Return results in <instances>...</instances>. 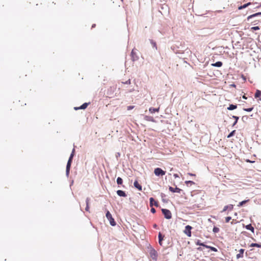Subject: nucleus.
I'll use <instances>...</instances> for the list:
<instances>
[{
	"label": "nucleus",
	"mask_w": 261,
	"mask_h": 261,
	"mask_svg": "<svg viewBox=\"0 0 261 261\" xmlns=\"http://www.w3.org/2000/svg\"><path fill=\"white\" fill-rule=\"evenodd\" d=\"M130 80H129L128 81H127L126 82V84H130Z\"/></svg>",
	"instance_id": "47"
},
{
	"label": "nucleus",
	"mask_w": 261,
	"mask_h": 261,
	"mask_svg": "<svg viewBox=\"0 0 261 261\" xmlns=\"http://www.w3.org/2000/svg\"><path fill=\"white\" fill-rule=\"evenodd\" d=\"M173 176H174L175 178H177V177H179V176H178V174H176V173L173 174Z\"/></svg>",
	"instance_id": "43"
},
{
	"label": "nucleus",
	"mask_w": 261,
	"mask_h": 261,
	"mask_svg": "<svg viewBox=\"0 0 261 261\" xmlns=\"http://www.w3.org/2000/svg\"><path fill=\"white\" fill-rule=\"evenodd\" d=\"M149 253L150 257L155 261H156L158 258V253L156 250L152 247H148Z\"/></svg>",
	"instance_id": "2"
},
{
	"label": "nucleus",
	"mask_w": 261,
	"mask_h": 261,
	"mask_svg": "<svg viewBox=\"0 0 261 261\" xmlns=\"http://www.w3.org/2000/svg\"><path fill=\"white\" fill-rule=\"evenodd\" d=\"M243 98L245 99H247V97L245 95L243 96Z\"/></svg>",
	"instance_id": "48"
},
{
	"label": "nucleus",
	"mask_w": 261,
	"mask_h": 261,
	"mask_svg": "<svg viewBox=\"0 0 261 261\" xmlns=\"http://www.w3.org/2000/svg\"><path fill=\"white\" fill-rule=\"evenodd\" d=\"M89 201H90V198L89 197H87L86 199V205H87V204L89 205Z\"/></svg>",
	"instance_id": "38"
},
{
	"label": "nucleus",
	"mask_w": 261,
	"mask_h": 261,
	"mask_svg": "<svg viewBox=\"0 0 261 261\" xmlns=\"http://www.w3.org/2000/svg\"><path fill=\"white\" fill-rule=\"evenodd\" d=\"M252 110V108H249L247 109H245V110L247 112H250Z\"/></svg>",
	"instance_id": "41"
},
{
	"label": "nucleus",
	"mask_w": 261,
	"mask_h": 261,
	"mask_svg": "<svg viewBox=\"0 0 261 261\" xmlns=\"http://www.w3.org/2000/svg\"><path fill=\"white\" fill-rule=\"evenodd\" d=\"M134 187L139 191L142 190V186L139 184L137 180L135 181L134 183Z\"/></svg>",
	"instance_id": "14"
},
{
	"label": "nucleus",
	"mask_w": 261,
	"mask_h": 261,
	"mask_svg": "<svg viewBox=\"0 0 261 261\" xmlns=\"http://www.w3.org/2000/svg\"><path fill=\"white\" fill-rule=\"evenodd\" d=\"M158 110H159V109H152V108H150L149 109V111L151 113H155L156 112H158Z\"/></svg>",
	"instance_id": "34"
},
{
	"label": "nucleus",
	"mask_w": 261,
	"mask_h": 261,
	"mask_svg": "<svg viewBox=\"0 0 261 261\" xmlns=\"http://www.w3.org/2000/svg\"><path fill=\"white\" fill-rule=\"evenodd\" d=\"M116 181L118 185H121L123 182V180L121 177H118L117 178Z\"/></svg>",
	"instance_id": "31"
},
{
	"label": "nucleus",
	"mask_w": 261,
	"mask_h": 261,
	"mask_svg": "<svg viewBox=\"0 0 261 261\" xmlns=\"http://www.w3.org/2000/svg\"><path fill=\"white\" fill-rule=\"evenodd\" d=\"M232 118L235 119L234 122L232 124V126H234L237 123L238 120L239 119V117L236 116V115H232Z\"/></svg>",
	"instance_id": "24"
},
{
	"label": "nucleus",
	"mask_w": 261,
	"mask_h": 261,
	"mask_svg": "<svg viewBox=\"0 0 261 261\" xmlns=\"http://www.w3.org/2000/svg\"><path fill=\"white\" fill-rule=\"evenodd\" d=\"M260 6H261V3H260Z\"/></svg>",
	"instance_id": "53"
},
{
	"label": "nucleus",
	"mask_w": 261,
	"mask_h": 261,
	"mask_svg": "<svg viewBox=\"0 0 261 261\" xmlns=\"http://www.w3.org/2000/svg\"><path fill=\"white\" fill-rule=\"evenodd\" d=\"M144 119L147 121L155 122V121L153 119V118L150 115H145Z\"/></svg>",
	"instance_id": "15"
},
{
	"label": "nucleus",
	"mask_w": 261,
	"mask_h": 261,
	"mask_svg": "<svg viewBox=\"0 0 261 261\" xmlns=\"http://www.w3.org/2000/svg\"><path fill=\"white\" fill-rule=\"evenodd\" d=\"M120 156V153L119 152H118L117 153L116 155V157L117 158H118V157H119Z\"/></svg>",
	"instance_id": "42"
},
{
	"label": "nucleus",
	"mask_w": 261,
	"mask_h": 261,
	"mask_svg": "<svg viewBox=\"0 0 261 261\" xmlns=\"http://www.w3.org/2000/svg\"><path fill=\"white\" fill-rule=\"evenodd\" d=\"M247 162H250V163H253V162L251 161H250V160H247Z\"/></svg>",
	"instance_id": "49"
},
{
	"label": "nucleus",
	"mask_w": 261,
	"mask_h": 261,
	"mask_svg": "<svg viewBox=\"0 0 261 261\" xmlns=\"http://www.w3.org/2000/svg\"><path fill=\"white\" fill-rule=\"evenodd\" d=\"M89 103H84V104H83L81 107H74V109L75 110H80V109H85L87 106L89 105Z\"/></svg>",
	"instance_id": "10"
},
{
	"label": "nucleus",
	"mask_w": 261,
	"mask_h": 261,
	"mask_svg": "<svg viewBox=\"0 0 261 261\" xmlns=\"http://www.w3.org/2000/svg\"><path fill=\"white\" fill-rule=\"evenodd\" d=\"M254 97L255 98H259L258 100L261 101V91L256 90L254 94Z\"/></svg>",
	"instance_id": "12"
},
{
	"label": "nucleus",
	"mask_w": 261,
	"mask_h": 261,
	"mask_svg": "<svg viewBox=\"0 0 261 261\" xmlns=\"http://www.w3.org/2000/svg\"><path fill=\"white\" fill-rule=\"evenodd\" d=\"M251 5V3H248L247 4H244L243 6H240L238 9L239 10H242L243 9L246 8L247 7Z\"/></svg>",
	"instance_id": "23"
},
{
	"label": "nucleus",
	"mask_w": 261,
	"mask_h": 261,
	"mask_svg": "<svg viewBox=\"0 0 261 261\" xmlns=\"http://www.w3.org/2000/svg\"><path fill=\"white\" fill-rule=\"evenodd\" d=\"M250 247H256L258 248L261 247V244L258 243H252L250 245Z\"/></svg>",
	"instance_id": "26"
},
{
	"label": "nucleus",
	"mask_w": 261,
	"mask_h": 261,
	"mask_svg": "<svg viewBox=\"0 0 261 261\" xmlns=\"http://www.w3.org/2000/svg\"><path fill=\"white\" fill-rule=\"evenodd\" d=\"M197 250H199V251H202L203 249L201 247H199L198 248H197Z\"/></svg>",
	"instance_id": "45"
},
{
	"label": "nucleus",
	"mask_w": 261,
	"mask_h": 261,
	"mask_svg": "<svg viewBox=\"0 0 261 261\" xmlns=\"http://www.w3.org/2000/svg\"><path fill=\"white\" fill-rule=\"evenodd\" d=\"M85 210L87 211V212H89V205H86V207L85 208Z\"/></svg>",
	"instance_id": "40"
},
{
	"label": "nucleus",
	"mask_w": 261,
	"mask_h": 261,
	"mask_svg": "<svg viewBox=\"0 0 261 261\" xmlns=\"http://www.w3.org/2000/svg\"><path fill=\"white\" fill-rule=\"evenodd\" d=\"M246 228L247 229V230H251L252 232H254V228L251 225V224H248L247 225H246L245 226Z\"/></svg>",
	"instance_id": "18"
},
{
	"label": "nucleus",
	"mask_w": 261,
	"mask_h": 261,
	"mask_svg": "<svg viewBox=\"0 0 261 261\" xmlns=\"http://www.w3.org/2000/svg\"><path fill=\"white\" fill-rule=\"evenodd\" d=\"M244 252V249H240L239 250V253L237 254L236 255V258L237 259H239L240 258L243 257V254Z\"/></svg>",
	"instance_id": "11"
},
{
	"label": "nucleus",
	"mask_w": 261,
	"mask_h": 261,
	"mask_svg": "<svg viewBox=\"0 0 261 261\" xmlns=\"http://www.w3.org/2000/svg\"><path fill=\"white\" fill-rule=\"evenodd\" d=\"M150 211L151 213H155V210L154 208L153 207H151V210H150Z\"/></svg>",
	"instance_id": "39"
},
{
	"label": "nucleus",
	"mask_w": 261,
	"mask_h": 261,
	"mask_svg": "<svg viewBox=\"0 0 261 261\" xmlns=\"http://www.w3.org/2000/svg\"><path fill=\"white\" fill-rule=\"evenodd\" d=\"M213 231L214 233H217L219 231V228L217 227H214V228L213 229Z\"/></svg>",
	"instance_id": "35"
},
{
	"label": "nucleus",
	"mask_w": 261,
	"mask_h": 261,
	"mask_svg": "<svg viewBox=\"0 0 261 261\" xmlns=\"http://www.w3.org/2000/svg\"><path fill=\"white\" fill-rule=\"evenodd\" d=\"M169 190L170 191H171V192H173V193H180L181 190L177 187H176L175 188L172 187H169Z\"/></svg>",
	"instance_id": "7"
},
{
	"label": "nucleus",
	"mask_w": 261,
	"mask_h": 261,
	"mask_svg": "<svg viewBox=\"0 0 261 261\" xmlns=\"http://www.w3.org/2000/svg\"><path fill=\"white\" fill-rule=\"evenodd\" d=\"M188 174L191 176H195V174L191 173H189Z\"/></svg>",
	"instance_id": "46"
},
{
	"label": "nucleus",
	"mask_w": 261,
	"mask_h": 261,
	"mask_svg": "<svg viewBox=\"0 0 261 261\" xmlns=\"http://www.w3.org/2000/svg\"><path fill=\"white\" fill-rule=\"evenodd\" d=\"M251 5V3H248L247 4H244L243 6H240L238 9L239 10H242L243 9L246 8L247 7Z\"/></svg>",
	"instance_id": "22"
},
{
	"label": "nucleus",
	"mask_w": 261,
	"mask_h": 261,
	"mask_svg": "<svg viewBox=\"0 0 261 261\" xmlns=\"http://www.w3.org/2000/svg\"><path fill=\"white\" fill-rule=\"evenodd\" d=\"M196 244L197 245L201 246L204 247H205V246H206V245H205L204 243H201L200 240H197V241L196 242Z\"/></svg>",
	"instance_id": "27"
},
{
	"label": "nucleus",
	"mask_w": 261,
	"mask_h": 261,
	"mask_svg": "<svg viewBox=\"0 0 261 261\" xmlns=\"http://www.w3.org/2000/svg\"><path fill=\"white\" fill-rule=\"evenodd\" d=\"M237 106L236 105H230L229 107L227 108V109L229 110H232L234 109H236L237 108Z\"/></svg>",
	"instance_id": "30"
},
{
	"label": "nucleus",
	"mask_w": 261,
	"mask_h": 261,
	"mask_svg": "<svg viewBox=\"0 0 261 261\" xmlns=\"http://www.w3.org/2000/svg\"><path fill=\"white\" fill-rule=\"evenodd\" d=\"M106 216L107 218L109 220L110 224L111 226H114L116 225V223L109 211L107 212Z\"/></svg>",
	"instance_id": "3"
},
{
	"label": "nucleus",
	"mask_w": 261,
	"mask_h": 261,
	"mask_svg": "<svg viewBox=\"0 0 261 261\" xmlns=\"http://www.w3.org/2000/svg\"><path fill=\"white\" fill-rule=\"evenodd\" d=\"M260 15H261V12H258V13H256L253 14L252 15H251L247 17V19L249 20L250 18H251L252 17H255V16H257Z\"/></svg>",
	"instance_id": "20"
},
{
	"label": "nucleus",
	"mask_w": 261,
	"mask_h": 261,
	"mask_svg": "<svg viewBox=\"0 0 261 261\" xmlns=\"http://www.w3.org/2000/svg\"><path fill=\"white\" fill-rule=\"evenodd\" d=\"M161 196L163 202H165V203H167L168 200L167 199H165V197L166 196V195L164 193H161Z\"/></svg>",
	"instance_id": "21"
},
{
	"label": "nucleus",
	"mask_w": 261,
	"mask_h": 261,
	"mask_svg": "<svg viewBox=\"0 0 261 261\" xmlns=\"http://www.w3.org/2000/svg\"><path fill=\"white\" fill-rule=\"evenodd\" d=\"M205 248L210 249L212 251L214 252L218 251V250L216 248L210 246L206 245L205 246Z\"/></svg>",
	"instance_id": "25"
},
{
	"label": "nucleus",
	"mask_w": 261,
	"mask_h": 261,
	"mask_svg": "<svg viewBox=\"0 0 261 261\" xmlns=\"http://www.w3.org/2000/svg\"><path fill=\"white\" fill-rule=\"evenodd\" d=\"M185 183L187 185H190L191 186L195 184V182L191 180H187L185 181Z\"/></svg>",
	"instance_id": "33"
},
{
	"label": "nucleus",
	"mask_w": 261,
	"mask_h": 261,
	"mask_svg": "<svg viewBox=\"0 0 261 261\" xmlns=\"http://www.w3.org/2000/svg\"><path fill=\"white\" fill-rule=\"evenodd\" d=\"M149 203H150V206L151 207H152L153 205H155L156 206H158V202L155 201L153 197H150L149 198Z\"/></svg>",
	"instance_id": "9"
},
{
	"label": "nucleus",
	"mask_w": 261,
	"mask_h": 261,
	"mask_svg": "<svg viewBox=\"0 0 261 261\" xmlns=\"http://www.w3.org/2000/svg\"><path fill=\"white\" fill-rule=\"evenodd\" d=\"M150 42L151 44L153 47L155 48V49H157V45L155 43L153 40H150Z\"/></svg>",
	"instance_id": "29"
},
{
	"label": "nucleus",
	"mask_w": 261,
	"mask_h": 261,
	"mask_svg": "<svg viewBox=\"0 0 261 261\" xmlns=\"http://www.w3.org/2000/svg\"><path fill=\"white\" fill-rule=\"evenodd\" d=\"M154 173L157 176H163L165 174V172L160 168H156L154 169Z\"/></svg>",
	"instance_id": "5"
},
{
	"label": "nucleus",
	"mask_w": 261,
	"mask_h": 261,
	"mask_svg": "<svg viewBox=\"0 0 261 261\" xmlns=\"http://www.w3.org/2000/svg\"><path fill=\"white\" fill-rule=\"evenodd\" d=\"M236 133V130H233L232 131H231L229 134V135L227 136V138H229L232 136H233L234 135V134Z\"/></svg>",
	"instance_id": "32"
},
{
	"label": "nucleus",
	"mask_w": 261,
	"mask_h": 261,
	"mask_svg": "<svg viewBox=\"0 0 261 261\" xmlns=\"http://www.w3.org/2000/svg\"><path fill=\"white\" fill-rule=\"evenodd\" d=\"M123 0H121V1H122Z\"/></svg>",
	"instance_id": "54"
},
{
	"label": "nucleus",
	"mask_w": 261,
	"mask_h": 261,
	"mask_svg": "<svg viewBox=\"0 0 261 261\" xmlns=\"http://www.w3.org/2000/svg\"><path fill=\"white\" fill-rule=\"evenodd\" d=\"M249 200V199L245 200H243V201L239 202L238 205V206L240 207V206H243L244 204L247 203Z\"/></svg>",
	"instance_id": "28"
},
{
	"label": "nucleus",
	"mask_w": 261,
	"mask_h": 261,
	"mask_svg": "<svg viewBox=\"0 0 261 261\" xmlns=\"http://www.w3.org/2000/svg\"><path fill=\"white\" fill-rule=\"evenodd\" d=\"M231 219V217H227L225 218V222L226 223L228 222Z\"/></svg>",
	"instance_id": "36"
},
{
	"label": "nucleus",
	"mask_w": 261,
	"mask_h": 261,
	"mask_svg": "<svg viewBox=\"0 0 261 261\" xmlns=\"http://www.w3.org/2000/svg\"><path fill=\"white\" fill-rule=\"evenodd\" d=\"M164 236H163L161 232H159L158 235L159 243L160 245H162V241L164 239Z\"/></svg>",
	"instance_id": "17"
},
{
	"label": "nucleus",
	"mask_w": 261,
	"mask_h": 261,
	"mask_svg": "<svg viewBox=\"0 0 261 261\" xmlns=\"http://www.w3.org/2000/svg\"><path fill=\"white\" fill-rule=\"evenodd\" d=\"M156 226H156V224H154V225H153V227L156 228Z\"/></svg>",
	"instance_id": "50"
},
{
	"label": "nucleus",
	"mask_w": 261,
	"mask_h": 261,
	"mask_svg": "<svg viewBox=\"0 0 261 261\" xmlns=\"http://www.w3.org/2000/svg\"><path fill=\"white\" fill-rule=\"evenodd\" d=\"M232 87H236V85H233Z\"/></svg>",
	"instance_id": "52"
},
{
	"label": "nucleus",
	"mask_w": 261,
	"mask_h": 261,
	"mask_svg": "<svg viewBox=\"0 0 261 261\" xmlns=\"http://www.w3.org/2000/svg\"><path fill=\"white\" fill-rule=\"evenodd\" d=\"M95 27V24H94L92 25V28H94Z\"/></svg>",
	"instance_id": "51"
},
{
	"label": "nucleus",
	"mask_w": 261,
	"mask_h": 261,
	"mask_svg": "<svg viewBox=\"0 0 261 261\" xmlns=\"http://www.w3.org/2000/svg\"><path fill=\"white\" fill-rule=\"evenodd\" d=\"M117 194L120 197H125L126 196V193H125L124 191H123L122 190H117Z\"/></svg>",
	"instance_id": "13"
},
{
	"label": "nucleus",
	"mask_w": 261,
	"mask_h": 261,
	"mask_svg": "<svg viewBox=\"0 0 261 261\" xmlns=\"http://www.w3.org/2000/svg\"><path fill=\"white\" fill-rule=\"evenodd\" d=\"M162 212L165 218L167 219H170L171 218L172 214L171 212L169 210L166 208H162Z\"/></svg>",
	"instance_id": "4"
},
{
	"label": "nucleus",
	"mask_w": 261,
	"mask_h": 261,
	"mask_svg": "<svg viewBox=\"0 0 261 261\" xmlns=\"http://www.w3.org/2000/svg\"><path fill=\"white\" fill-rule=\"evenodd\" d=\"M134 108V106H129L127 107V110L132 109Z\"/></svg>",
	"instance_id": "44"
},
{
	"label": "nucleus",
	"mask_w": 261,
	"mask_h": 261,
	"mask_svg": "<svg viewBox=\"0 0 261 261\" xmlns=\"http://www.w3.org/2000/svg\"><path fill=\"white\" fill-rule=\"evenodd\" d=\"M74 149H73L72 151V152L70 154V156L69 158V159L68 160V162H67V165H66V176L67 177L69 176V174L70 169V167H71V163H72V159H73V157L74 156Z\"/></svg>",
	"instance_id": "1"
},
{
	"label": "nucleus",
	"mask_w": 261,
	"mask_h": 261,
	"mask_svg": "<svg viewBox=\"0 0 261 261\" xmlns=\"http://www.w3.org/2000/svg\"><path fill=\"white\" fill-rule=\"evenodd\" d=\"M233 208V205L232 204H229L228 205H226L224 207L223 210L221 211L222 213L225 212L227 210L231 211Z\"/></svg>",
	"instance_id": "8"
},
{
	"label": "nucleus",
	"mask_w": 261,
	"mask_h": 261,
	"mask_svg": "<svg viewBox=\"0 0 261 261\" xmlns=\"http://www.w3.org/2000/svg\"><path fill=\"white\" fill-rule=\"evenodd\" d=\"M192 227L190 225H187L185 227V229L184 231V233L187 235L188 237L191 236V229Z\"/></svg>",
	"instance_id": "6"
},
{
	"label": "nucleus",
	"mask_w": 261,
	"mask_h": 261,
	"mask_svg": "<svg viewBox=\"0 0 261 261\" xmlns=\"http://www.w3.org/2000/svg\"><path fill=\"white\" fill-rule=\"evenodd\" d=\"M131 55L133 61L136 60L138 59V57L134 49L132 50L131 52Z\"/></svg>",
	"instance_id": "16"
},
{
	"label": "nucleus",
	"mask_w": 261,
	"mask_h": 261,
	"mask_svg": "<svg viewBox=\"0 0 261 261\" xmlns=\"http://www.w3.org/2000/svg\"><path fill=\"white\" fill-rule=\"evenodd\" d=\"M252 30H258L259 29V28L258 27H253L251 28Z\"/></svg>",
	"instance_id": "37"
},
{
	"label": "nucleus",
	"mask_w": 261,
	"mask_h": 261,
	"mask_svg": "<svg viewBox=\"0 0 261 261\" xmlns=\"http://www.w3.org/2000/svg\"><path fill=\"white\" fill-rule=\"evenodd\" d=\"M212 65L213 66L220 67L222 66V63L220 61H218V62H216L215 63L212 64Z\"/></svg>",
	"instance_id": "19"
}]
</instances>
